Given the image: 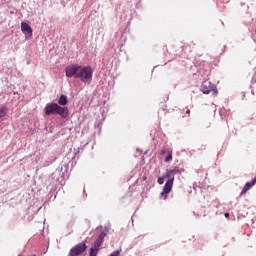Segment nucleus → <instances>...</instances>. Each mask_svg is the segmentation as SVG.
<instances>
[{"instance_id": "nucleus-1", "label": "nucleus", "mask_w": 256, "mask_h": 256, "mask_svg": "<svg viewBox=\"0 0 256 256\" xmlns=\"http://www.w3.org/2000/svg\"><path fill=\"white\" fill-rule=\"evenodd\" d=\"M66 77H74L80 79L82 83H91L93 81V68L91 66H81L79 64H71L65 68Z\"/></svg>"}, {"instance_id": "nucleus-2", "label": "nucleus", "mask_w": 256, "mask_h": 256, "mask_svg": "<svg viewBox=\"0 0 256 256\" xmlns=\"http://www.w3.org/2000/svg\"><path fill=\"white\" fill-rule=\"evenodd\" d=\"M45 115H59L62 119L69 117V108L60 106L57 103H48L45 108Z\"/></svg>"}, {"instance_id": "nucleus-3", "label": "nucleus", "mask_w": 256, "mask_h": 256, "mask_svg": "<svg viewBox=\"0 0 256 256\" xmlns=\"http://www.w3.org/2000/svg\"><path fill=\"white\" fill-rule=\"evenodd\" d=\"M200 91L204 93V95H209L211 91H213V95H217L219 93V90H217V86H215L211 81L205 80L201 86Z\"/></svg>"}, {"instance_id": "nucleus-4", "label": "nucleus", "mask_w": 256, "mask_h": 256, "mask_svg": "<svg viewBox=\"0 0 256 256\" xmlns=\"http://www.w3.org/2000/svg\"><path fill=\"white\" fill-rule=\"evenodd\" d=\"M84 251H87V244L85 241L72 247L68 256H79L81 253H84Z\"/></svg>"}, {"instance_id": "nucleus-5", "label": "nucleus", "mask_w": 256, "mask_h": 256, "mask_svg": "<svg viewBox=\"0 0 256 256\" xmlns=\"http://www.w3.org/2000/svg\"><path fill=\"white\" fill-rule=\"evenodd\" d=\"M21 31L25 35L26 39H31L33 37V29L26 22L21 23Z\"/></svg>"}, {"instance_id": "nucleus-6", "label": "nucleus", "mask_w": 256, "mask_h": 256, "mask_svg": "<svg viewBox=\"0 0 256 256\" xmlns=\"http://www.w3.org/2000/svg\"><path fill=\"white\" fill-rule=\"evenodd\" d=\"M171 189H173L171 182H166L160 196L163 197V199H167V195L171 193Z\"/></svg>"}, {"instance_id": "nucleus-7", "label": "nucleus", "mask_w": 256, "mask_h": 256, "mask_svg": "<svg viewBox=\"0 0 256 256\" xmlns=\"http://www.w3.org/2000/svg\"><path fill=\"white\" fill-rule=\"evenodd\" d=\"M164 176L166 179L168 178L166 183H170V187H173V182L175 181V174L171 170H167L166 175Z\"/></svg>"}, {"instance_id": "nucleus-8", "label": "nucleus", "mask_w": 256, "mask_h": 256, "mask_svg": "<svg viewBox=\"0 0 256 256\" xmlns=\"http://www.w3.org/2000/svg\"><path fill=\"white\" fill-rule=\"evenodd\" d=\"M254 185L255 183H253V180L251 182H246L244 187L242 188L240 195H245V193L248 192L249 189H251V187H253Z\"/></svg>"}, {"instance_id": "nucleus-9", "label": "nucleus", "mask_w": 256, "mask_h": 256, "mask_svg": "<svg viewBox=\"0 0 256 256\" xmlns=\"http://www.w3.org/2000/svg\"><path fill=\"white\" fill-rule=\"evenodd\" d=\"M8 112H9V108H7V106L5 105L0 106V119H3V117H5V115H7Z\"/></svg>"}, {"instance_id": "nucleus-10", "label": "nucleus", "mask_w": 256, "mask_h": 256, "mask_svg": "<svg viewBox=\"0 0 256 256\" xmlns=\"http://www.w3.org/2000/svg\"><path fill=\"white\" fill-rule=\"evenodd\" d=\"M67 104V95H61L60 98L58 99V105L65 106Z\"/></svg>"}, {"instance_id": "nucleus-11", "label": "nucleus", "mask_w": 256, "mask_h": 256, "mask_svg": "<svg viewBox=\"0 0 256 256\" xmlns=\"http://www.w3.org/2000/svg\"><path fill=\"white\" fill-rule=\"evenodd\" d=\"M173 160V151L172 150H168V154L165 157L164 161L165 163H169V161Z\"/></svg>"}, {"instance_id": "nucleus-12", "label": "nucleus", "mask_w": 256, "mask_h": 256, "mask_svg": "<svg viewBox=\"0 0 256 256\" xmlns=\"http://www.w3.org/2000/svg\"><path fill=\"white\" fill-rule=\"evenodd\" d=\"M105 237H107V232L101 231L96 239L103 243V241H105Z\"/></svg>"}, {"instance_id": "nucleus-13", "label": "nucleus", "mask_w": 256, "mask_h": 256, "mask_svg": "<svg viewBox=\"0 0 256 256\" xmlns=\"http://www.w3.org/2000/svg\"><path fill=\"white\" fill-rule=\"evenodd\" d=\"M97 253H99V248L92 246L90 248L89 256H97Z\"/></svg>"}, {"instance_id": "nucleus-14", "label": "nucleus", "mask_w": 256, "mask_h": 256, "mask_svg": "<svg viewBox=\"0 0 256 256\" xmlns=\"http://www.w3.org/2000/svg\"><path fill=\"white\" fill-rule=\"evenodd\" d=\"M103 245V242L101 240H97L93 243L92 247H95L96 249H99Z\"/></svg>"}, {"instance_id": "nucleus-15", "label": "nucleus", "mask_w": 256, "mask_h": 256, "mask_svg": "<svg viewBox=\"0 0 256 256\" xmlns=\"http://www.w3.org/2000/svg\"><path fill=\"white\" fill-rule=\"evenodd\" d=\"M165 176H162V177H159L158 179H157V183L159 184V185H163V183H165Z\"/></svg>"}, {"instance_id": "nucleus-16", "label": "nucleus", "mask_w": 256, "mask_h": 256, "mask_svg": "<svg viewBox=\"0 0 256 256\" xmlns=\"http://www.w3.org/2000/svg\"><path fill=\"white\" fill-rule=\"evenodd\" d=\"M170 172H172V174H174V175H177V173H179V169L174 168V169L170 170Z\"/></svg>"}, {"instance_id": "nucleus-17", "label": "nucleus", "mask_w": 256, "mask_h": 256, "mask_svg": "<svg viewBox=\"0 0 256 256\" xmlns=\"http://www.w3.org/2000/svg\"><path fill=\"white\" fill-rule=\"evenodd\" d=\"M165 153H167V150L165 149L160 150V155H165Z\"/></svg>"}, {"instance_id": "nucleus-18", "label": "nucleus", "mask_w": 256, "mask_h": 256, "mask_svg": "<svg viewBox=\"0 0 256 256\" xmlns=\"http://www.w3.org/2000/svg\"><path fill=\"white\" fill-rule=\"evenodd\" d=\"M224 217H229V212H226L225 214H224Z\"/></svg>"}, {"instance_id": "nucleus-19", "label": "nucleus", "mask_w": 256, "mask_h": 256, "mask_svg": "<svg viewBox=\"0 0 256 256\" xmlns=\"http://www.w3.org/2000/svg\"><path fill=\"white\" fill-rule=\"evenodd\" d=\"M253 183L255 184L256 183V175L255 177L252 179Z\"/></svg>"}, {"instance_id": "nucleus-20", "label": "nucleus", "mask_w": 256, "mask_h": 256, "mask_svg": "<svg viewBox=\"0 0 256 256\" xmlns=\"http://www.w3.org/2000/svg\"><path fill=\"white\" fill-rule=\"evenodd\" d=\"M186 113L189 115V113H191V110L188 109V110L186 111Z\"/></svg>"}]
</instances>
